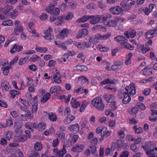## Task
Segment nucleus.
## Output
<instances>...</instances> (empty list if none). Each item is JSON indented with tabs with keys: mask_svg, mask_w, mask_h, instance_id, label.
Masks as SVG:
<instances>
[{
	"mask_svg": "<svg viewBox=\"0 0 157 157\" xmlns=\"http://www.w3.org/2000/svg\"><path fill=\"white\" fill-rule=\"evenodd\" d=\"M136 93L135 84L133 83H131L129 86H126L125 89H121L119 90L117 97L119 99H122L124 104H127L131 101L130 96L134 95Z\"/></svg>",
	"mask_w": 157,
	"mask_h": 157,
	"instance_id": "1",
	"label": "nucleus"
},
{
	"mask_svg": "<svg viewBox=\"0 0 157 157\" xmlns=\"http://www.w3.org/2000/svg\"><path fill=\"white\" fill-rule=\"evenodd\" d=\"M142 147L148 157H157V145L155 143L151 142H146L142 145Z\"/></svg>",
	"mask_w": 157,
	"mask_h": 157,
	"instance_id": "2",
	"label": "nucleus"
},
{
	"mask_svg": "<svg viewBox=\"0 0 157 157\" xmlns=\"http://www.w3.org/2000/svg\"><path fill=\"white\" fill-rule=\"evenodd\" d=\"M91 103L98 110L102 111L104 110L105 106L100 97H98L94 98L92 101Z\"/></svg>",
	"mask_w": 157,
	"mask_h": 157,
	"instance_id": "3",
	"label": "nucleus"
},
{
	"mask_svg": "<svg viewBox=\"0 0 157 157\" xmlns=\"http://www.w3.org/2000/svg\"><path fill=\"white\" fill-rule=\"evenodd\" d=\"M15 26L12 33L14 35H18L23 33V28L21 24V22L19 21H15L14 22Z\"/></svg>",
	"mask_w": 157,
	"mask_h": 157,
	"instance_id": "4",
	"label": "nucleus"
},
{
	"mask_svg": "<svg viewBox=\"0 0 157 157\" xmlns=\"http://www.w3.org/2000/svg\"><path fill=\"white\" fill-rule=\"evenodd\" d=\"M45 10L48 13L53 15L50 17H56L59 15L60 13V10L58 8L55 7L51 6L47 7Z\"/></svg>",
	"mask_w": 157,
	"mask_h": 157,
	"instance_id": "5",
	"label": "nucleus"
},
{
	"mask_svg": "<svg viewBox=\"0 0 157 157\" xmlns=\"http://www.w3.org/2000/svg\"><path fill=\"white\" fill-rule=\"evenodd\" d=\"M12 6L7 5L5 6L3 8L0 7V13H2L7 16H10V11L12 9Z\"/></svg>",
	"mask_w": 157,
	"mask_h": 157,
	"instance_id": "6",
	"label": "nucleus"
},
{
	"mask_svg": "<svg viewBox=\"0 0 157 157\" xmlns=\"http://www.w3.org/2000/svg\"><path fill=\"white\" fill-rule=\"evenodd\" d=\"M109 10L114 15H118L122 14L123 10H124L119 6H116L110 8L109 9Z\"/></svg>",
	"mask_w": 157,
	"mask_h": 157,
	"instance_id": "7",
	"label": "nucleus"
},
{
	"mask_svg": "<svg viewBox=\"0 0 157 157\" xmlns=\"http://www.w3.org/2000/svg\"><path fill=\"white\" fill-rule=\"evenodd\" d=\"M55 155L57 157H63L64 155L66 153V151L63 146V148L59 151L57 148H55L53 149Z\"/></svg>",
	"mask_w": 157,
	"mask_h": 157,
	"instance_id": "8",
	"label": "nucleus"
},
{
	"mask_svg": "<svg viewBox=\"0 0 157 157\" xmlns=\"http://www.w3.org/2000/svg\"><path fill=\"white\" fill-rule=\"evenodd\" d=\"M92 16L90 18L91 20L90 21V23L91 24H96L99 22L101 18V16L99 15H91Z\"/></svg>",
	"mask_w": 157,
	"mask_h": 157,
	"instance_id": "9",
	"label": "nucleus"
},
{
	"mask_svg": "<svg viewBox=\"0 0 157 157\" xmlns=\"http://www.w3.org/2000/svg\"><path fill=\"white\" fill-rule=\"evenodd\" d=\"M52 31V30L51 28L49 29L44 33L45 35L43 36V37L47 40L53 39L54 37L53 34L51 33Z\"/></svg>",
	"mask_w": 157,
	"mask_h": 157,
	"instance_id": "10",
	"label": "nucleus"
},
{
	"mask_svg": "<svg viewBox=\"0 0 157 157\" xmlns=\"http://www.w3.org/2000/svg\"><path fill=\"white\" fill-rule=\"evenodd\" d=\"M136 33V32L135 30L130 28L128 31L125 32L124 34V35L128 38L129 37L133 38L135 36Z\"/></svg>",
	"mask_w": 157,
	"mask_h": 157,
	"instance_id": "11",
	"label": "nucleus"
},
{
	"mask_svg": "<svg viewBox=\"0 0 157 157\" xmlns=\"http://www.w3.org/2000/svg\"><path fill=\"white\" fill-rule=\"evenodd\" d=\"M56 72L54 74L53 77L54 82L58 84H60L61 82V75L60 72L56 71Z\"/></svg>",
	"mask_w": 157,
	"mask_h": 157,
	"instance_id": "12",
	"label": "nucleus"
},
{
	"mask_svg": "<svg viewBox=\"0 0 157 157\" xmlns=\"http://www.w3.org/2000/svg\"><path fill=\"white\" fill-rule=\"evenodd\" d=\"M114 40L117 42H120L122 45L123 44L128 41L127 39L123 36L118 35L114 38Z\"/></svg>",
	"mask_w": 157,
	"mask_h": 157,
	"instance_id": "13",
	"label": "nucleus"
},
{
	"mask_svg": "<svg viewBox=\"0 0 157 157\" xmlns=\"http://www.w3.org/2000/svg\"><path fill=\"white\" fill-rule=\"evenodd\" d=\"M88 33V31L86 29H83L79 31L76 36V37L77 39L81 38L87 35Z\"/></svg>",
	"mask_w": 157,
	"mask_h": 157,
	"instance_id": "14",
	"label": "nucleus"
},
{
	"mask_svg": "<svg viewBox=\"0 0 157 157\" xmlns=\"http://www.w3.org/2000/svg\"><path fill=\"white\" fill-rule=\"evenodd\" d=\"M65 19V16L63 15H61L59 16H57L56 17H50V21L52 22L56 20H58L62 23L64 22Z\"/></svg>",
	"mask_w": 157,
	"mask_h": 157,
	"instance_id": "15",
	"label": "nucleus"
},
{
	"mask_svg": "<svg viewBox=\"0 0 157 157\" xmlns=\"http://www.w3.org/2000/svg\"><path fill=\"white\" fill-rule=\"evenodd\" d=\"M137 48L138 52H142L143 54L146 53L150 49L149 47H145L144 45H138Z\"/></svg>",
	"mask_w": 157,
	"mask_h": 157,
	"instance_id": "16",
	"label": "nucleus"
},
{
	"mask_svg": "<svg viewBox=\"0 0 157 157\" xmlns=\"http://www.w3.org/2000/svg\"><path fill=\"white\" fill-rule=\"evenodd\" d=\"M117 82V80L115 79L112 80L110 78H108L105 80L102 81L100 83L101 86H102L103 85L110 84H114Z\"/></svg>",
	"mask_w": 157,
	"mask_h": 157,
	"instance_id": "17",
	"label": "nucleus"
},
{
	"mask_svg": "<svg viewBox=\"0 0 157 157\" xmlns=\"http://www.w3.org/2000/svg\"><path fill=\"white\" fill-rule=\"evenodd\" d=\"M84 147V146L83 144H78L73 147L71 150L74 152H80L83 150Z\"/></svg>",
	"mask_w": 157,
	"mask_h": 157,
	"instance_id": "18",
	"label": "nucleus"
},
{
	"mask_svg": "<svg viewBox=\"0 0 157 157\" xmlns=\"http://www.w3.org/2000/svg\"><path fill=\"white\" fill-rule=\"evenodd\" d=\"M143 73L144 76L147 77L153 74L151 67L148 66H147L143 69Z\"/></svg>",
	"mask_w": 157,
	"mask_h": 157,
	"instance_id": "19",
	"label": "nucleus"
},
{
	"mask_svg": "<svg viewBox=\"0 0 157 157\" xmlns=\"http://www.w3.org/2000/svg\"><path fill=\"white\" fill-rule=\"evenodd\" d=\"M22 48V46L20 45L17 44H15L10 50V51L12 53H14L17 50L18 51V52L21 51Z\"/></svg>",
	"mask_w": 157,
	"mask_h": 157,
	"instance_id": "20",
	"label": "nucleus"
},
{
	"mask_svg": "<svg viewBox=\"0 0 157 157\" xmlns=\"http://www.w3.org/2000/svg\"><path fill=\"white\" fill-rule=\"evenodd\" d=\"M68 129L70 131L76 133L79 132V126L78 124H74L69 126Z\"/></svg>",
	"mask_w": 157,
	"mask_h": 157,
	"instance_id": "21",
	"label": "nucleus"
},
{
	"mask_svg": "<svg viewBox=\"0 0 157 157\" xmlns=\"http://www.w3.org/2000/svg\"><path fill=\"white\" fill-rule=\"evenodd\" d=\"M104 99L107 103H110L112 102L114 99V96L113 95L109 94H106L103 96Z\"/></svg>",
	"mask_w": 157,
	"mask_h": 157,
	"instance_id": "22",
	"label": "nucleus"
},
{
	"mask_svg": "<svg viewBox=\"0 0 157 157\" xmlns=\"http://www.w3.org/2000/svg\"><path fill=\"white\" fill-rule=\"evenodd\" d=\"M70 138L69 139L70 140V144L71 145L73 144L75 142L78 138V136L77 135H74L73 134H69ZM69 145V144H68Z\"/></svg>",
	"mask_w": 157,
	"mask_h": 157,
	"instance_id": "23",
	"label": "nucleus"
},
{
	"mask_svg": "<svg viewBox=\"0 0 157 157\" xmlns=\"http://www.w3.org/2000/svg\"><path fill=\"white\" fill-rule=\"evenodd\" d=\"M48 119L52 122H55L57 119V117L56 114L53 113H49L48 114Z\"/></svg>",
	"mask_w": 157,
	"mask_h": 157,
	"instance_id": "24",
	"label": "nucleus"
},
{
	"mask_svg": "<svg viewBox=\"0 0 157 157\" xmlns=\"http://www.w3.org/2000/svg\"><path fill=\"white\" fill-rule=\"evenodd\" d=\"M68 33V30L66 29H64L60 32L58 37L59 39H62L67 36Z\"/></svg>",
	"mask_w": 157,
	"mask_h": 157,
	"instance_id": "25",
	"label": "nucleus"
},
{
	"mask_svg": "<svg viewBox=\"0 0 157 157\" xmlns=\"http://www.w3.org/2000/svg\"><path fill=\"white\" fill-rule=\"evenodd\" d=\"M89 40L93 44H96L99 42L98 39L96 35H93L89 37Z\"/></svg>",
	"mask_w": 157,
	"mask_h": 157,
	"instance_id": "26",
	"label": "nucleus"
},
{
	"mask_svg": "<svg viewBox=\"0 0 157 157\" xmlns=\"http://www.w3.org/2000/svg\"><path fill=\"white\" fill-rule=\"evenodd\" d=\"M71 103L72 107L75 108L79 107L80 105V103L74 98H72Z\"/></svg>",
	"mask_w": 157,
	"mask_h": 157,
	"instance_id": "27",
	"label": "nucleus"
},
{
	"mask_svg": "<svg viewBox=\"0 0 157 157\" xmlns=\"http://www.w3.org/2000/svg\"><path fill=\"white\" fill-rule=\"evenodd\" d=\"M78 81L79 83L81 84V86H83L86 82L88 83L89 82L87 78L84 76H81L79 77L78 78Z\"/></svg>",
	"mask_w": 157,
	"mask_h": 157,
	"instance_id": "28",
	"label": "nucleus"
},
{
	"mask_svg": "<svg viewBox=\"0 0 157 157\" xmlns=\"http://www.w3.org/2000/svg\"><path fill=\"white\" fill-rule=\"evenodd\" d=\"M91 17L90 16L85 15L78 19L76 21L78 23L84 22L88 20Z\"/></svg>",
	"mask_w": 157,
	"mask_h": 157,
	"instance_id": "29",
	"label": "nucleus"
},
{
	"mask_svg": "<svg viewBox=\"0 0 157 157\" xmlns=\"http://www.w3.org/2000/svg\"><path fill=\"white\" fill-rule=\"evenodd\" d=\"M105 23L107 27H115L117 24V21L110 20L109 21L105 22Z\"/></svg>",
	"mask_w": 157,
	"mask_h": 157,
	"instance_id": "30",
	"label": "nucleus"
},
{
	"mask_svg": "<svg viewBox=\"0 0 157 157\" xmlns=\"http://www.w3.org/2000/svg\"><path fill=\"white\" fill-rule=\"evenodd\" d=\"M1 86L6 91H8L9 90V83L6 81H2L1 83Z\"/></svg>",
	"mask_w": 157,
	"mask_h": 157,
	"instance_id": "31",
	"label": "nucleus"
},
{
	"mask_svg": "<svg viewBox=\"0 0 157 157\" xmlns=\"http://www.w3.org/2000/svg\"><path fill=\"white\" fill-rule=\"evenodd\" d=\"M46 124L43 122H40L37 125V128L39 129L40 131H42L46 128Z\"/></svg>",
	"mask_w": 157,
	"mask_h": 157,
	"instance_id": "32",
	"label": "nucleus"
},
{
	"mask_svg": "<svg viewBox=\"0 0 157 157\" xmlns=\"http://www.w3.org/2000/svg\"><path fill=\"white\" fill-rule=\"evenodd\" d=\"M60 90H61V88L59 86H53L50 88V92L52 94H53L55 92L57 93L58 91Z\"/></svg>",
	"mask_w": 157,
	"mask_h": 157,
	"instance_id": "33",
	"label": "nucleus"
},
{
	"mask_svg": "<svg viewBox=\"0 0 157 157\" xmlns=\"http://www.w3.org/2000/svg\"><path fill=\"white\" fill-rule=\"evenodd\" d=\"M88 103V102L87 101H84L82 104H81V105L79 109V111L81 112H84Z\"/></svg>",
	"mask_w": 157,
	"mask_h": 157,
	"instance_id": "34",
	"label": "nucleus"
},
{
	"mask_svg": "<svg viewBox=\"0 0 157 157\" xmlns=\"http://www.w3.org/2000/svg\"><path fill=\"white\" fill-rule=\"evenodd\" d=\"M11 68V67L10 65L5 67H2L1 70L2 71L4 75H7L9 73V69Z\"/></svg>",
	"mask_w": 157,
	"mask_h": 157,
	"instance_id": "35",
	"label": "nucleus"
},
{
	"mask_svg": "<svg viewBox=\"0 0 157 157\" xmlns=\"http://www.w3.org/2000/svg\"><path fill=\"white\" fill-rule=\"evenodd\" d=\"M94 29L96 30H98L102 32H105L106 30V29L104 26L101 25H97L94 26Z\"/></svg>",
	"mask_w": 157,
	"mask_h": 157,
	"instance_id": "36",
	"label": "nucleus"
},
{
	"mask_svg": "<svg viewBox=\"0 0 157 157\" xmlns=\"http://www.w3.org/2000/svg\"><path fill=\"white\" fill-rule=\"evenodd\" d=\"M139 110L138 107L135 106L131 108L128 112L131 115H134L137 113Z\"/></svg>",
	"mask_w": 157,
	"mask_h": 157,
	"instance_id": "37",
	"label": "nucleus"
},
{
	"mask_svg": "<svg viewBox=\"0 0 157 157\" xmlns=\"http://www.w3.org/2000/svg\"><path fill=\"white\" fill-rule=\"evenodd\" d=\"M29 62L28 57H25V58H21L18 62V64L20 65H21L25 64L26 63Z\"/></svg>",
	"mask_w": 157,
	"mask_h": 157,
	"instance_id": "38",
	"label": "nucleus"
},
{
	"mask_svg": "<svg viewBox=\"0 0 157 157\" xmlns=\"http://www.w3.org/2000/svg\"><path fill=\"white\" fill-rule=\"evenodd\" d=\"M122 64L120 62L115 61L114 62V64L111 66V68L113 70H116Z\"/></svg>",
	"mask_w": 157,
	"mask_h": 157,
	"instance_id": "39",
	"label": "nucleus"
},
{
	"mask_svg": "<svg viewBox=\"0 0 157 157\" xmlns=\"http://www.w3.org/2000/svg\"><path fill=\"white\" fill-rule=\"evenodd\" d=\"M75 67L81 71H86L88 69L87 67L85 65H78L75 66Z\"/></svg>",
	"mask_w": 157,
	"mask_h": 157,
	"instance_id": "40",
	"label": "nucleus"
},
{
	"mask_svg": "<svg viewBox=\"0 0 157 157\" xmlns=\"http://www.w3.org/2000/svg\"><path fill=\"white\" fill-rule=\"evenodd\" d=\"M51 94L49 93H47L44 95L41 99V101L43 103L46 102L49 99Z\"/></svg>",
	"mask_w": 157,
	"mask_h": 157,
	"instance_id": "41",
	"label": "nucleus"
},
{
	"mask_svg": "<svg viewBox=\"0 0 157 157\" xmlns=\"http://www.w3.org/2000/svg\"><path fill=\"white\" fill-rule=\"evenodd\" d=\"M13 133L11 131H8V132H5L4 137L7 139L10 140L12 135Z\"/></svg>",
	"mask_w": 157,
	"mask_h": 157,
	"instance_id": "42",
	"label": "nucleus"
},
{
	"mask_svg": "<svg viewBox=\"0 0 157 157\" xmlns=\"http://www.w3.org/2000/svg\"><path fill=\"white\" fill-rule=\"evenodd\" d=\"M122 46H123V48H125L126 49H128L130 50H132L134 49V47L133 46L127 43V42L124 43L123 44Z\"/></svg>",
	"mask_w": 157,
	"mask_h": 157,
	"instance_id": "43",
	"label": "nucleus"
},
{
	"mask_svg": "<svg viewBox=\"0 0 157 157\" xmlns=\"http://www.w3.org/2000/svg\"><path fill=\"white\" fill-rule=\"evenodd\" d=\"M34 148L36 151H40L42 148V145L41 143L37 142L35 143Z\"/></svg>",
	"mask_w": 157,
	"mask_h": 157,
	"instance_id": "44",
	"label": "nucleus"
},
{
	"mask_svg": "<svg viewBox=\"0 0 157 157\" xmlns=\"http://www.w3.org/2000/svg\"><path fill=\"white\" fill-rule=\"evenodd\" d=\"M70 98L71 96L69 95H62L60 96V99L62 100H64L66 103H67L70 101Z\"/></svg>",
	"mask_w": 157,
	"mask_h": 157,
	"instance_id": "45",
	"label": "nucleus"
},
{
	"mask_svg": "<svg viewBox=\"0 0 157 157\" xmlns=\"http://www.w3.org/2000/svg\"><path fill=\"white\" fill-rule=\"evenodd\" d=\"M89 150L91 151V153L94 154L97 151L96 147L95 146L92 144H90L89 145Z\"/></svg>",
	"mask_w": 157,
	"mask_h": 157,
	"instance_id": "46",
	"label": "nucleus"
},
{
	"mask_svg": "<svg viewBox=\"0 0 157 157\" xmlns=\"http://www.w3.org/2000/svg\"><path fill=\"white\" fill-rule=\"evenodd\" d=\"M130 154L129 152L127 150H124L121 152L119 157H128Z\"/></svg>",
	"mask_w": 157,
	"mask_h": 157,
	"instance_id": "47",
	"label": "nucleus"
},
{
	"mask_svg": "<svg viewBox=\"0 0 157 157\" xmlns=\"http://www.w3.org/2000/svg\"><path fill=\"white\" fill-rule=\"evenodd\" d=\"M146 37L148 39L152 38L154 36L152 31L150 30L148 31L145 34Z\"/></svg>",
	"mask_w": 157,
	"mask_h": 157,
	"instance_id": "48",
	"label": "nucleus"
},
{
	"mask_svg": "<svg viewBox=\"0 0 157 157\" xmlns=\"http://www.w3.org/2000/svg\"><path fill=\"white\" fill-rule=\"evenodd\" d=\"M137 125H135L132 127L133 129L135 130V133L136 134H139L142 132L143 131V129L141 127H139L138 128H136Z\"/></svg>",
	"mask_w": 157,
	"mask_h": 157,
	"instance_id": "49",
	"label": "nucleus"
},
{
	"mask_svg": "<svg viewBox=\"0 0 157 157\" xmlns=\"http://www.w3.org/2000/svg\"><path fill=\"white\" fill-rule=\"evenodd\" d=\"M35 50L37 52L43 53L46 52L48 49L46 48L37 47L36 48Z\"/></svg>",
	"mask_w": 157,
	"mask_h": 157,
	"instance_id": "50",
	"label": "nucleus"
},
{
	"mask_svg": "<svg viewBox=\"0 0 157 157\" xmlns=\"http://www.w3.org/2000/svg\"><path fill=\"white\" fill-rule=\"evenodd\" d=\"M19 100L21 101V103L25 107H28L30 106V104L28 101L23 99L21 98L19 99Z\"/></svg>",
	"mask_w": 157,
	"mask_h": 157,
	"instance_id": "51",
	"label": "nucleus"
},
{
	"mask_svg": "<svg viewBox=\"0 0 157 157\" xmlns=\"http://www.w3.org/2000/svg\"><path fill=\"white\" fill-rule=\"evenodd\" d=\"M18 15V12L16 10H13L11 14L10 13V15L11 17L13 19H15Z\"/></svg>",
	"mask_w": 157,
	"mask_h": 157,
	"instance_id": "52",
	"label": "nucleus"
},
{
	"mask_svg": "<svg viewBox=\"0 0 157 157\" xmlns=\"http://www.w3.org/2000/svg\"><path fill=\"white\" fill-rule=\"evenodd\" d=\"M29 157H40V155L34 150L32 151Z\"/></svg>",
	"mask_w": 157,
	"mask_h": 157,
	"instance_id": "53",
	"label": "nucleus"
},
{
	"mask_svg": "<svg viewBox=\"0 0 157 157\" xmlns=\"http://www.w3.org/2000/svg\"><path fill=\"white\" fill-rule=\"evenodd\" d=\"M2 25L4 26H12L13 25V21L11 20L5 21L2 22Z\"/></svg>",
	"mask_w": 157,
	"mask_h": 157,
	"instance_id": "54",
	"label": "nucleus"
},
{
	"mask_svg": "<svg viewBox=\"0 0 157 157\" xmlns=\"http://www.w3.org/2000/svg\"><path fill=\"white\" fill-rule=\"evenodd\" d=\"M27 79L28 80V81L27 82V84L29 86H35V81L31 79H30L29 77L27 78Z\"/></svg>",
	"mask_w": 157,
	"mask_h": 157,
	"instance_id": "55",
	"label": "nucleus"
},
{
	"mask_svg": "<svg viewBox=\"0 0 157 157\" xmlns=\"http://www.w3.org/2000/svg\"><path fill=\"white\" fill-rule=\"evenodd\" d=\"M110 108L112 110H115L117 109V106L116 105V101H113L110 105Z\"/></svg>",
	"mask_w": 157,
	"mask_h": 157,
	"instance_id": "56",
	"label": "nucleus"
},
{
	"mask_svg": "<svg viewBox=\"0 0 157 157\" xmlns=\"http://www.w3.org/2000/svg\"><path fill=\"white\" fill-rule=\"evenodd\" d=\"M130 148L132 151L135 153H136L138 152V149L137 146L135 144H132L131 145Z\"/></svg>",
	"mask_w": 157,
	"mask_h": 157,
	"instance_id": "57",
	"label": "nucleus"
},
{
	"mask_svg": "<svg viewBox=\"0 0 157 157\" xmlns=\"http://www.w3.org/2000/svg\"><path fill=\"white\" fill-rule=\"evenodd\" d=\"M117 136L119 138L123 139L124 137L125 134L122 131H119L117 132Z\"/></svg>",
	"mask_w": 157,
	"mask_h": 157,
	"instance_id": "58",
	"label": "nucleus"
},
{
	"mask_svg": "<svg viewBox=\"0 0 157 157\" xmlns=\"http://www.w3.org/2000/svg\"><path fill=\"white\" fill-rule=\"evenodd\" d=\"M13 125V122L11 118L6 120V125H7V127L8 126H11Z\"/></svg>",
	"mask_w": 157,
	"mask_h": 157,
	"instance_id": "59",
	"label": "nucleus"
},
{
	"mask_svg": "<svg viewBox=\"0 0 157 157\" xmlns=\"http://www.w3.org/2000/svg\"><path fill=\"white\" fill-rule=\"evenodd\" d=\"M32 124L30 122H27L25 123V126L27 128L30 130V131L33 132V130L31 128Z\"/></svg>",
	"mask_w": 157,
	"mask_h": 157,
	"instance_id": "60",
	"label": "nucleus"
},
{
	"mask_svg": "<svg viewBox=\"0 0 157 157\" xmlns=\"http://www.w3.org/2000/svg\"><path fill=\"white\" fill-rule=\"evenodd\" d=\"M137 106H138V109L139 108L141 110H144L146 109V107L144 104L138 102L137 103Z\"/></svg>",
	"mask_w": 157,
	"mask_h": 157,
	"instance_id": "61",
	"label": "nucleus"
},
{
	"mask_svg": "<svg viewBox=\"0 0 157 157\" xmlns=\"http://www.w3.org/2000/svg\"><path fill=\"white\" fill-rule=\"evenodd\" d=\"M73 17V14L71 12H69L68 14L66 17H65V19L67 21H70Z\"/></svg>",
	"mask_w": 157,
	"mask_h": 157,
	"instance_id": "62",
	"label": "nucleus"
},
{
	"mask_svg": "<svg viewBox=\"0 0 157 157\" xmlns=\"http://www.w3.org/2000/svg\"><path fill=\"white\" fill-rule=\"evenodd\" d=\"M95 7V4L93 2L90 3L86 6V8L90 10H93Z\"/></svg>",
	"mask_w": 157,
	"mask_h": 157,
	"instance_id": "63",
	"label": "nucleus"
},
{
	"mask_svg": "<svg viewBox=\"0 0 157 157\" xmlns=\"http://www.w3.org/2000/svg\"><path fill=\"white\" fill-rule=\"evenodd\" d=\"M64 112L65 116L68 115V114H70L71 113V110L70 108L68 106L66 107L65 108H64Z\"/></svg>",
	"mask_w": 157,
	"mask_h": 157,
	"instance_id": "64",
	"label": "nucleus"
}]
</instances>
